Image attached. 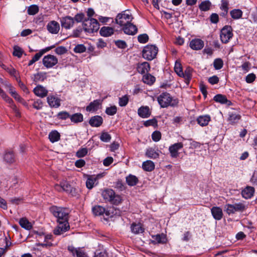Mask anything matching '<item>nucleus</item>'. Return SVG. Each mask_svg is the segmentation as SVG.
<instances>
[{
    "label": "nucleus",
    "mask_w": 257,
    "mask_h": 257,
    "mask_svg": "<svg viewBox=\"0 0 257 257\" xmlns=\"http://www.w3.org/2000/svg\"><path fill=\"white\" fill-rule=\"evenodd\" d=\"M159 104L162 108L167 107L169 106L172 107L177 106L179 103L177 98H174L168 92L161 93L157 98Z\"/></svg>",
    "instance_id": "1"
},
{
    "label": "nucleus",
    "mask_w": 257,
    "mask_h": 257,
    "mask_svg": "<svg viewBox=\"0 0 257 257\" xmlns=\"http://www.w3.org/2000/svg\"><path fill=\"white\" fill-rule=\"evenodd\" d=\"M50 210L53 215L57 218L58 222L68 221L69 213L68 209L53 206Z\"/></svg>",
    "instance_id": "2"
},
{
    "label": "nucleus",
    "mask_w": 257,
    "mask_h": 257,
    "mask_svg": "<svg viewBox=\"0 0 257 257\" xmlns=\"http://www.w3.org/2000/svg\"><path fill=\"white\" fill-rule=\"evenodd\" d=\"M102 196L105 200L111 204L118 205L121 202V198L118 195H116L114 191L111 189H107L102 192Z\"/></svg>",
    "instance_id": "3"
},
{
    "label": "nucleus",
    "mask_w": 257,
    "mask_h": 257,
    "mask_svg": "<svg viewBox=\"0 0 257 257\" xmlns=\"http://www.w3.org/2000/svg\"><path fill=\"white\" fill-rule=\"evenodd\" d=\"M82 26L84 31L89 33L97 32L99 29V24L97 20L93 18L85 19Z\"/></svg>",
    "instance_id": "4"
},
{
    "label": "nucleus",
    "mask_w": 257,
    "mask_h": 257,
    "mask_svg": "<svg viewBox=\"0 0 257 257\" xmlns=\"http://www.w3.org/2000/svg\"><path fill=\"white\" fill-rule=\"evenodd\" d=\"M158 48L155 45H148L144 47L142 51L144 58L148 60L154 59L157 56Z\"/></svg>",
    "instance_id": "5"
},
{
    "label": "nucleus",
    "mask_w": 257,
    "mask_h": 257,
    "mask_svg": "<svg viewBox=\"0 0 257 257\" xmlns=\"http://www.w3.org/2000/svg\"><path fill=\"white\" fill-rule=\"evenodd\" d=\"M133 19L131 14L124 11L122 13L117 15L115 19V22L117 24L123 27L131 22Z\"/></svg>",
    "instance_id": "6"
},
{
    "label": "nucleus",
    "mask_w": 257,
    "mask_h": 257,
    "mask_svg": "<svg viewBox=\"0 0 257 257\" xmlns=\"http://www.w3.org/2000/svg\"><path fill=\"white\" fill-rule=\"evenodd\" d=\"M225 211L228 214H233L236 212H242L245 209V206L242 203L234 204H227L224 206Z\"/></svg>",
    "instance_id": "7"
},
{
    "label": "nucleus",
    "mask_w": 257,
    "mask_h": 257,
    "mask_svg": "<svg viewBox=\"0 0 257 257\" xmlns=\"http://www.w3.org/2000/svg\"><path fill=\"white\" fill-rule=\"evenodd\" d=\"M232 28L230 26H226L221 31L220 39L222 43H227L232 37Z\"/></svg>",
    "instance_id": "8"
},
{
    "label": "nucleus",
    "mask_w": 257,
    "mask_h": 257,
    "mask_svg": "<svg viewBox=\"0 0 257 257\" xmlns=\"http://www.w3.org/2000/svg\"><path fill=\"white\" fill-rule=\"evenodd\" d=\"M43 64L47 68L53 67L58 63V59L52 55H47L43 58Z\"/></svg>",
    "instance_id": "9"
},
{
    "label": "nucleus",
    "mask_w": 257,
    "mask_h": 257,
    "mask_svg": "<svg viewBox=\"0 0 257 257\" xmlns=\"http://www.w3.org/2000/svg\"><path fill=\"white\" fill-rule=\"evenodd\" d=\"M59 224L54 229V234L59 235L65 232L70 229V226L68 221L58 222Z\"/></svg>",
    "instance_id": "10"
},
{
    "label": "nucleus",
    "mask_w": 257,
    "mask_h": 257,
    "mask_svg": "<svg viewBox=\"0 0 257 257\" xmlns=\"http://www.w3.org/2000/svg\"><path fill=\"white\" fill-rule=\"evenodd\" d=\"M59 224L54 229V234L59 235L65 232L70 229V226L68 221L58 222Z\"/></svg>",
    "instance_id": "11"
},
{
    "label": "nucleus",
    "mask_w": 257,
    "mask_h": 257,
    "mask_svg": "<svg viewBox=\"0 0 257 257\" xmlns=\"http://www.w3.org/2000/svg\"><path fill=\"white\" fill-rule=\"evenodd\" d=\"M183 147L182 143H177L170 146L169 148V151L170 153L171 156L172 158H177L179 153L178 151Z\"/></svg>",
    "instance_id": "12"
},
{
    "label": "nucleus",
    "mask_w": 257,
    "mask_h": 257,
    "mask_svg": "<svg viewBox=\"0 0 257 257\" xmlns=\"http://www.w3.org/2000/svg\"><path fill=\"white\" fill-rule=\"evenodd\" d=\"M92 212L95 215L100 216L104 215L105 216L109 217L110 216L109 211L105 209L103 207L100 205H96L92 208Z\"/></svg>",
    "instance_id": "13"
},
{
    "label": "nucleus",
    "mask_w": 257,
    "mask_h": 257,
    "mask_svg": "<svg viewBox=\"0 0 257 257\" xmlns=\"http://www.w3.org/2000/svg\"><path fill=\"white\" fill-rule=\"evenodd\" d=\"M61 26L66 29H69L74 25V19L70 16L63 17L60 20Z\"/></svg>",
    "instance_id": "14"
},
{
    "label": "nucleus",
    "mask_w": 257,
    "mask_h": 257,
    "mask_svg": "<svg viewBox=\"0 0 257 257\" xmlns=\"http://www.w3.org/2000/svg\"><path fill=\"white\" fill-rule=\"evenodd\" d=\"M204 42L200 39H192L189 44L190 47L194 50L202 49L204 47Z\"/></svg>",
    "instance_id": "15"
},
{
    "label": "nucleus",
    "mask_w": 257,
    "mask_h": 257,
    "mask_svg": "<svg viewBox=\"0 0 257 257\" xmlns=\"http://www.w3.org/2000/svg\"><path fill=\"white\" fill-rule=\"evenodd\" d=\"M47 28L48 31L50 33L54 34H56L59 31L60 25L58 22L55 21H52L48 24V25H47Z\"/></svg>",
    "instance_id": "16"
},
{
    "label": "nucleus",
    "mask_w": 257,
    "mask_h": 257,
    "mask_svg": "<svg viewBox=\"0 0 257 257\" xmlns=\"http://www.w3.org/2000/svg\"><path fill=\"white\" fill-rule=\"evenodd\" d=\"M122 29L125 34L129 35H134L138 32V29L136 26L131 22L123 27Z\"/></svg>",
    "instance_id": "17"
},
{
    "label": "nucleus",
    "mask_w": 257,
    "mask_h": 257,
    "mask_svg": "<svg viewBox=\"0 0 257 257\" xmlns=\"http://www.w3.org/2000/svg\"><path fill=\"white\" fill-rule=\"evenodd\" d=\"M63 191H64L72 196H76L77 195V190L72 187L70 184L66 181L62 182Z\"/></svg>",
    "instance_id": "18"
},
{
    "label": "nucleus",
    "mask_w": 257,
    "mask_h": 257,
    "mask_svg": "<svg viewBox=\"0 0 257 257\" xmlns=\"http://www.w3.org/2000/svg\"><path fill=\"white\" fill-rule=\"evenodd\" d=\"M33 92L36 95L41 98L46 96L48 94V90L43 86L37 85L33 90Z\"/></svg>",
    "instance_id": "19"
},
{
    "label": "nucleus",
    "mask_w": 257,
    "mask_h": 257,
    "mask_svg": "<svg viewBox=\"0 0 257 257\" xmlns=\"http://www.w3.org/2000/svg\"><path fill=\"white\" fill-rule=\"evenodd\" d=\"M103 118L100 115H95L92 116L89 121V124L92 127H99L103 123Z\"/></svg>",
    "instance_id": "20"
},
{
    "label": "nucleus",
    "mask_w": 257,
    "mask_h": 257,
    "mask_svg": "<svg viewBox=\"0 0 257 257\" xmlns=\"http://www.w3.org/2000/svg\"><path fill=\"white\" fill-rule=\"evenodd\" d=\"M68 250L73 256L76 255L77 257H88L87 254L80 248H76L72 246H69Z\"/></svg>",
    "instance_id": "21"
},
{
    "label": "nucleus",
    "mask_w": 257,
    "mask_h": 257,
    "mask_svg": "<svg viewBox=\"0 0 257 257\" xmlns=\"http://www.w3.org/2000/svg\"><path fill=\"white\" fill-rule=\"evenodd\" d=\"M101 103L100 100L96 99L90 103L86 107V110L89 112H94L100 108Z\"/></svg>",
    "instance_id": "22"
},
{
    "label": "nucleus",
    "mask_w": 257,
    "mask_h": 257,
    "mask_svg": "<svg viewBox=\"0 0 257 257\" xmlns=\"http://www.w3.org/2000/svg\"><path fill=\"white\" fill-rule=\"evenodd\" d=\"M211 212L213 218L217 220H221L223 217L222 210L219 207H213L211 209Z\"/></svg>",
    "instance_id": "23"
},
{
    "label": "nucleus",
    "mask_w": 257,
    "mask_h": 257,
    "mask_svg": "<svg viewBox=\"0 0 257 257\" xmlns=\"http://www.w3.org/2000/svg\"><path fill=\"white\" fill-rule=\"evenodd\" d=\"M254 188L253 187L247 186L241 192L242 196L245 199H249L253 196Z\"/></svg>",
    "instance_id": "24"
},
{
    "label": "nucleus",
    "mask_w": 257,
    "mask_h": 257,
    "mask_svg": "<svg viewBox=\"0 0 257 257\" xmlns=\"http://www.w3.org/2000/svg\"><path fill=\"white\" fill-rule=\"evenodd\" d=\"M139 115L142 118H148L151 114L150 108L148 106H141L138 111Z\"/></svg>",
    "instance_id": "25"
},
{
    "label": "nucleus",
    "mask_w": 257,
    "mask_h": 257,
    "mask_svg": "<svg viewBox=\"0 0 257 257\" xmlns=\"http://www.w3.org/2000/svg\"><path fill=\"white\" fill-rule=\"evenodd\" d=\"M47 102L51 107H58L60 105V99L54 96H49L47 97Z\"/></svg>",
    "instance_id": "26"
},
{
    "label": "nucleus",
    "mask_w": 257,
    "mask_h": 257,
    "mask_svg": "<svg viewBox=\"0 0 257 257\" xmlns=\"http://www.w3.org/2000/svg\"><path fill=\"white\" fill-rule=\"evenodd\" d=\"M98 183V181L96 180L95 175H88L86 182V186L88 189H91L95 185H96Z\"/></svg>",
    "instance_id": "27"
},
{
    "label": "nucleus",
    "mask_w": 257,
    "mask_h": 257,
    "mask_svg": "<svg viewBox=\"0 0 257 257\" xmlns=\"http://www.w3.org/2000/svg\"><path fill=\"white\" fill-rule=\"evenodd\" d=\"M150 69V64L147 62L139 64L137 67L138 72L141 74H144L148 72Z\"/></svg>",
    "instance_id": "28"
},
{
    "label": "nucleus",
    "mask_w": 257,
    "mask_h": 257,
    "mask_svg": "<svg viewBox=\"0 0 257 257\" xmlns=\"http://www.w3.org/2000/svg\"><path fill=\"white\" fill-rule=\"evenodd\" d=\"M210 119V116L208 115H202L197 118V121L199 125L203 126L207 125Z\"/></svg>",
    "instance_id": "29"
},
{
    "label": "nucleus",
    "mask_w": 257,
    "mask_h": 257,
    "mask_svg": "<svg viewBox=\"0 0 257 257\" xmlns=\"http://www.w3.org/2000/svg\"><path fill=\"white\" fill-rule=\"evenodd\" d=\"M70 119L72 122L78 123L83 121V115L81 113H75L72 115H70Z\"/></svg>",
    "instance_id": "30"
},
{
    "label": "nucleus",
    "mask_w": 257,
    "mask_h": 257,
    "mask_svg": "<svg viewBox=\"0 0 257 257\" xmlns=\"http://www.w3.org/2000/svg\"><path fill=\"white\" fill-rule=\"evenodd\" d=\"M113 29L109 27H103L100 30V34L103 37H109L113 34Z\"/></svg>",
    "instance_id": "31"
},
{
    "label": "nucleus",
    "mask_w": 257,
    "mask_h": 257,
    "mask_svg": "<svg viewBox=\"0 0 257 257\" xmlns=\"http://www.w3.org/2000/svg\"><path fill=\"white\" fill-rule=\"evenodd\" d=\"M152 238L154 240L152 241L153 244L156 243H164L166 242V236L164 234H157L156 235H153Z\"/></svg>",
    "instance_id": "32"
},
{
    "label": "nucleus",
    "mask_w": 257,
    "mask_h": 257,
    "mask_svg": "<svg viewBox=\"0 0 257 257\" xmlns=\"http://www.w3.org/2000/svg\"><path fill=\"white\" fill-rule=\"evenodd\" d=\"M138 178L135 175L130 174L126 177V182L130 186H134L138 183Z\"/></svg>",
    "instance_id": "33"
},
{
    "label": "nucleus",
    "mask_w": 257,
    "mask_h": 257,
    "mask_svg": "<svg viewBox=\"0 0 257 257\" xmlns=\"http://www.w3.org/2000/svg\"><path fill=\"white\" fill-rule=\"evenodd\" d=\"M131 230L135 234L143 233L144 229L141 223H133L131 225Z\"/></svg>",
    "instance_id": "34"
},
{
    "label": "nucleus",
    "mask_w": 257,
    "mask_h": 257,
    "mask_svg": "<svg viewBox=\"0 0 257 257\" xmlns=\"http://www.w3.org/2000/svg\"><path fill=\"white\" fill-rule=\"evenodd\" d=\"M146 155L150 158L157 159L159 156V153L158 151H156L153 148H149L147 150Z\"/></svg>",
    "instance_id": "35"
},
{
    "label": "nucleus",
    "mask_w": 257,
    "mask_h": 257,
    "mask_svg": "<svg viewBox=\"0 0 257 257\" xmlns=\"http://www.w3.org/2000/svg\"><path fill=\"white\" fill-rule=\"evenodd\" d=\"M142 167L144 170L151 172L154 169L155 164L152 161L148 160L143 163Z\"/></svg>",
    "instance_id": "36"
},
{
    "label": "nucleus",
    "mask_w": 257,
    "mask_h": 257,
    "mask_svg": "<svg viewBox=\"0 0 257 257\" xmlns=\"http://www.w3.org/2000/svg\"><path fill=\"white\" fill-rule=\"evenodd\" d=\"M143 81L148 85H152L155 81L156 78L150 74L144 75L143 77Z\"/></svg>",
    "instance_id": "37"
},
{
    "label": "nucleus",
    "mask_w": 257,
    "mask_h": 257,
    "mask_svg": "<svg viewBox=\"0 0 257 257\" xmlns=\"http://www.w3.org/2000/svg\"><path fill=\"white\" fill-rule=\"evenodd\" d=\"M240 118L241 116L239 114L232 112L229 113L228 120L231 124H233L237 123Z\"/></svg>",
    "instance_id": "38"
},
{
    "label": "nucleus",
    "mask_w": 257,
    "mask_h": 257,
    "mask_svg": "<svg viewBox=\"0 0 257 257\" xmlns=\"http://www.w3.org/2000/svg\"><path fill=\"white\" fill-rule=\"evenodd\" d=\"M49 139L52 143L57 142L60 139V135L57 131H53L50 133Z\"/></svg>",
    "instance_id": "39"
},
{
    "label": "nucleus",
    "mask_w": 257,
    "mask_h": 257,
    "mask_svg": "<svg viewBox=\"0 0 257 257\" xmlns=\"http://www.w3.org/2000/svg\"><path fill=\"white\" fill-rule=\"evenodd\" d=\"M19 224L22 227L30 230L32 228V225L28 220L26 218H22L20 219Z\"/></svg>",
    "instance_id": "40"
},
{
    "label": "nucleus",
    "mask_w": 257,
    "mask_h": 257,
    "mask_svg": "<svg viewBox=\"0 0 257 257\" xmlns=\"http://www.w3.org/2000/svg\"><path fill=\"white\" fill-rule=\"evenodd\" d=\"M4 160L8 163H14L15 161L14 153L12 151L6 152L4 155Z\"/></svg>",
    "instance_id": "41"
},
{
    "label": "nucleus",
    "mask_w": 257,
    "mask_h": 257,
    "mask_svg": "<svg viewBox=\"0 0 257 257\" xmlns=\"http://www.w3.org/2000/svg\"><path fill=\"white\" fill-rule=\"evenodd\" d=\"M192 69L188 67L186 68V69L185 70V72H183L184 75H181V77H182L185 78L186 82H189L192 78Z\"/></svg>",
    "instance_id": "42"
},
{
    "label": "nucleus",
    "mask_w": 257,
    "mask_h": 257,
    "mask_svg": "<svg viewBox=\"0 0 257 257\" xmlns=\"http://www.w3.org/2000/svg\"><path fill=\"white\" fill-rule=\"evenodd\" d=\"M214 100L216 102H219L222 104L227 103L229 101L225 95L222 94H217L214 97Z\"/></svg>",
    "instance_id": "43"
},
{
    "label": "nucleus",
    "mask_w": 257,
    "mask_h": 257,
    "mask_svg": "<svg viewBox=\"0 0 257 257\" xmlns=\"http://www.w3.org/2000/svg\"><path fill=\"white\" fill-rule=\"evenodd\" d=\"M47 78L46 72H39L34 75V81L35 82L43 81Z\"/></svg>",
    "instance_id": "44"
},
{
    "label": "nucleus",
    "mask_w": 257,
    "mask_h": 257,
    "mask_svg": "<svg viewBox=\"0 0 257 257\" xmlns=\"http://www.w3.org/2000/svg\"><path fill=\"white\" fill-rule=\"evenodd\" d=\"M230 15L233 19H238L242 17V12L239 9H234L230 11Z\"/></svg>",
    "instance_id": "45"
},
{
    "label": "nucleus",
    "mask_w": 257,
    "mask_h": 257,
    "mask_svg": "<svg viewBox=\"0 0 257 257\" xmlns=\"http://www.w3.org/2000/svg\"><path fill=\"white\" fill-rule=\"evenodd\" d=\"M211 4L209 1L202 2L199 6L200 10L202 11H207L210 9Z\"/></svg>",
    "instance_id": "46"
},
{
    "label": "nucleus",
    "mask_w": 257,
    "mask_h": 257,
    "mask_svg": "<svg viewBox=\"0 0 257 257\" xmlns=\"http://www.w3.org/2000/svg\"><path fill=\"white\" fill-rule=\"evenodd\" d=\"M174 70L180 77L181 76V75H184L182 67L180 62L177 61H176L174 66Z\"/></svg>",
    "instance_id": "47"
},
{
    "label": "nucleus",
    "mask_w": 257,
    "mask_h": 257,
    "mask_svg": "<svg viewBox=\"0 0 257 257\" xmlns=\"http://www.w3.org/2000/svg\"><path fill=\"white\" fill-rule=\"evenodd\" d=\"M24 53L23 49L18 46H14L13 54L15 56L21 58Z\"/></svg>",
    "instance_id": "48"
},
{
    "label": "nucleus",
    "mask_w": 257,
    "mask_h": 257,
    "mask_svg": "<svg viewBox=\"0 0 257 257\" xmlns=\"http://www.w3.org/2000/svg\"><path fill=\"white\" fill-rule=\"evenodd\" d=\"M39 12V7L37 5L30 6L27 10L28 14L30 15H34Z\"/></svg>",
    "instance_id": "49"
},
{
    "label": "nucleus",
    "mask_w": 257,
    "mask_h": 257,
    "mask_svg": "<svg viewBox=\"0 0 257 257\" xmlns=\"http://www.w3.org/2000/svg\"><path fill=\"white\" fill-rule=\"evenodd\" d=\"M57 118L59 119L65 120L68 118H70V114L66 111L59 112L57 115Z\"/></svg>",
    "instance_id": "50"
},
{
    "label": "nucleus",
    "mask_w": 257,
    "mask_h": 257,
    "mask_svg": "<svg viewBox=\"0 0 257 257\" xmlns=\"http://www.w3.org/2000/svg\"><path fill=\"white\" fill-rule=\"evenodd\" d=\"M86 47L83 44L77 45L73 49V51L77 53H82L86 51Z\"/></svg>",
    "instance_id": "51"
},
{
    "label": "nucleus",
    "mask_w": 257,
    "mask_h": 257,
    "mask_svg": "<svg viewBox=\"0 0 257 257\" xmlns=\"http://www.w3.org/2000/svg\"><path fill=\"white\" fill-rule=\"evenodd\" d=\"M129 98L128 95H125L119 98V105L120 106H125L128 103Z\"/></svg>",
    "instance_id": "52"
},
{
    "label": "nucleus",
    "mask_w": 257,
    "mask_h": 257,
    "mask_svg": "<svg viewBox=\"0 0 257 257\" xmlns=\"http://www.w3.org/2000/svg\"><path fill=\"white\" fill-rule=\"evenodd\" d=\"M223 61L220 58L215 59L213 62L214 67L216 70L220 69L223 67Z\"/></svg>",
    "instance_id": "53"
},
{
    "label": "nucleus",
    "mask_w": 257,
    "mask_h": 257,
    "mask_svg": "<svg viewBox=\"0 0 257 257\" xmlns=\"http://www.w3.org/2000/svg\"><path fill=\"white\" fill-rule=\"evenodd\" d=\"M110 135L106 132L102 133L100 137V139L104 142H108L111 140Z\"/></svg>",
    "instance_id": "54"
},
{
    "label": "nucleus",
    "mask_w": 257,
    "mask_h": 257,
    "mask_svg": "<svg viewBox=\"0 0 257 257\" xmlns=\"http://www.w3.org/2000/svg\"><path fill=\"white\" fill-rule=\"evenodd\" d=\"M144 124L145 126H157V120L156 118H153L151 119L148 120L144 122Z\"/></svg>",
    "instance_id": "55"
},
{
    "label": "nucleus",
    "mask_w": 257,
    "mask_h": 257,
    "mask_svg": "<svg viewBox=\"0 0 257 257\" xmlns=\"http://www.w3.org/2000/svg\"><path fill=\"white\" fill-rule=\"evenodd\" d=\"M138 41L141 43H146L149 40V37L147 34H143L138 36Z\"/></svg>",
    "instance_id": "56"
},
{
    "label": "nucleus",
    "mask_w": 257,
    "mask_h": 257,
    "mask_svg": "<svg viewBox=\"0 0 257 257\" xmlns=\"http://www.w3.org/2000/svg\"><path fill=\"white\" fill-rule=\"evenodd\" d=\"M116 111H117L116 107L114 105V106L106 108V109L105 110V112L108 115H113L116 113Z\"/></svg>",
    "instance_id": "57"
},
{
    "label": "nucleus",
    "mask_w": 257,
    "mask_h": 257,
    "mask_svg": "<svg viewBox=\"0 0 257 257\" xmlns=\"http://www.w3.org/2000/svg\"><path fill=\"white\" fill-rule=\"evenodd\" d=\"M88 153L86 148H81L76 152V156L78 158H82L87 155Z\"/></svg>",
    "instance_id": "58"
},
{
    "label": "nucleus",
    "mask_w": 257,
    "mask_h": 257,
    "mask_svg": "<svg viewBox=\"0 0 257 257\" xmlns=\"http://www.w3.org/2000/svg\"><path fill=\"white\" fill-rule=\"evenodd\" d=\"M152 140L155 142H158L161 139V134L159 131H155L152 135Z\"/></svg>",
    "instance_id": "59"
},
{
    "label": "nucleus",
    "mask_w": 257,
    "mask_h": 257,
    "mask_svg": "<svg viewBox=\"0 0 257 257\" xmlns=\"http://www.w3.org/2000/svg\"><path fill=\"white\" fill-rule=\"evenodd\" d=\"M74 23L75 22L77 23H80L81 22H83V20L84 19V15L82 13L77 14H76L74 18Z\"/></svg>",
    "instance_id": "60"
},
{
    "label": "nucleus",
    "mask_w": 257,
    "mask_h": 257,
    "mask_svg": "<svg viewBox=\"0 0 257 257\" xmlns=\"http://www.w3.org/2000/svg\"><path fill=\"white\" fill-rule=\"evenodd\" d=\"M256 78V76L254 73H250L248 74L245 78V81L248 83L253 82Z\"/></svg>",
    "instance_id": "61"
},
{
    "label": "nucleus",
    "mask_w": 257,
    "mask_h": 257,
    "mask_svg": "<svg viewBox=\"0 0 257 257\" xmlns=\"http://www.w3.org/2000/svg\"><path fill=\"white\" fill-rule=\"evenodd\" d=\"M115 44L117 47L121 49H124L127 47L125 42L122 40L115 41Z\"/></svg>",
    "instance_id": "62"
},
{
    "label": "nucleus",
    "mask_w": 257,
    "mask_h": 257,
    "mask_svg": "<svg viewBox=\"0 0 257 257\" xmlns=\"http://www.w3.org/2000/svg\"><path fill=\"white\" fill-rule=\"evenodd\" d=\"M83 30V27L82 28L80 27L74 30L73 31V36L75 38L79 37Z\"/></svg>",
    "instance_id": "63"
},
{
    "label": "nucleus",
    "mask_w": 257,
    "mask_h": 257,
    "mask_svg": "<svg viewBox=\"0 0 257 257\" xmlns=\"http://www.w3.org/2000/svg\"><path fill=\"white\" fill-rule=\"evenodd\" d=\"M55 52L58 55H62L67 52V50L66 48L63 46H59L55 49Z\"/></svg>",
    "instance_id": "64"
}]
</instances>
